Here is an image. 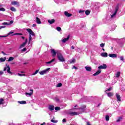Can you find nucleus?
I'll use <instances>...</instances> for the list:
<instances>
[{"label":"nucleus","mask_w":125,"mask_h":125,"mask_svg":"<svg viewBox=\"0 0 125 125\" xmlns=\"http://www.w3.org/2000/svg\"><path fill=\"white\" fill-rule=\"evenodd\" d=\"M49 70H50V68H47L46 69H45L42 71L39 72V74H40V75H44L45 74H46V73L48 72Z\"/></svg>","instance_id":"obj_7"},{"label":"nucleus","mask_w":125,"mask_h":125,"mask_svg":"<svg viewBox=\"0 0 125 125\" xmlns=\"http://www.w3.org/2000/svg\"><path fill=\"white\" fill-rule=\"evenodd\" d=\"M1 75H3V71H0V76H1Z\"/></svg>","instance_id":"obj_50"},{"label":"nucleus","mask_w":125,"mask_h":125,"mask_svg":"<svg viewBox=\"0 0 125 125\" xmlns=\"http://www.w3.org/2000/svg\"><path fill=\"white\" fill-rule=\"evenodd\" d=\"M120 75H121V73H120V72H117V74H115V76H116V78L120 77Z\"/></svg>","instance_id":"obj_29"},{"label":"nucleus","mask_w":125,"mask_h":125,"mask_svg":"<svg viewBox=\"0 0 125 125\" xmlns=\"http://www.w3.org/2000/svg\"><path fill=\"white\" fill-rule=\"evenodd\" d=\"M123 120V118L122 117H120L118 118V119L117 120L116 122L117 123H120Z\"/></svg>","instance_id":"obj_27"},{"label":"nucleus","mask_w":125,"mask_h":125,"mask_svg":"<svg viewBox=\"0 0 125 125\" xmlns=\"http://www.w3.org/2000/svg\"><path fill=\"white\" fill-rule=\"evenodd\" d=\"M11 4H12V5H17L19 4V2H18V1H14L11 2Z\"/></svg>","instance_id":"obj_20"},{"label":"nucleus","mask_w":125,"mask_h":125,"mask_svg":"<svg viewBox=\"0 0 125 125\" xmlns=\"http://www.w3.org/2000/svg\"><path fill=\"white\" fill-rule=\"evenodd\" d=\"M51 122L52 123H57V121L53 120H51Z\"/></svg>","instance_id":"obj_47"},{"label":"nucleus","mask_w":125,"mask_h":125,"mask_svg":"<svg viewBox=\"0 0 125 125\" xmlns=\"http://www.w3.org/2000/svg\"><path fill=\"white\" fill-rule=\"evenodd\" d=\"M55 61V59H53L51 61L47 62H46V64H51V63H52V62H54Z\"/></svg>","instance_id":"obj_24"},{"label":"nucleus","mask_w":125,"mask_h":125,"mask_svg":"<svg viewBox=\"0 0 125 125\" xmlns=\"http://www.w3.org/2000/svg\"><path fill=\"white\" fill-rule=\"evenodd\" d=\"M5 60H6V58H0V62H4V61H5Z\"/></svg>","instance_id":"obj_26"},{"label":"nucleus","mask_w":125,"mask_h":125,"mask_svg":"<svg viewBox=\"0 0 125 125\" xmlns=\"http://www.w3.org/2000/svg\"><path fill=\"white\" fill-rule=\"evenodd\" d=\"M61 109L60 107L57 106L55 107V111H60Z\"/></svg>","instance_id":"obj_30"},{"label":"nucleus","mask_w":125,"mask_h":125,"mask_svg":"<svg viewBox=\"0 0 125 125\" xmlns=\"http://www.w3.org/2000/svg\"><path fill=\"white\" fill-rule=\"evenodd\" d=\"M48 109L50 111H53V110H54V106L52 105H49L48 106Z\"/></svg>","instance_id":"obj_16"},{"label":"nucleus","mask_w":125,"mask_h":125,"mask_svg":"<svg viewBox=\"0 0 125 125\" xmlns=\"http://www.w3.org/2000/svg\"><path fill=\"white\" fill-rule=\"evenodd\" d=\"M3 71L5 72L6 71L8 74H10V75H12V72L10 71V67L9 65H7V63H6V66L4 68Z\"/></svg>","instance_id":"obj_3"},{"label":"nucleus","mask_w":125,"mask_h":125,"mask_svg":"<svg viewBox=\"0 0 125 125\" xmlns=\"http://www.w3.org/2000/svg\"><path fill=\"white\" fill-rule=\"evenodd\" d=\"M113 89V87H110L109 88L107 89L105 91H111Z\"/></svg>","instance_id":"obj_39"},{"label":"nucleus","mask_w":125,"mask_h":125,"mask_svg":"<svg viewBox=\"0 0 125 125\" xmlns=\"http://www.w3.org/2000/svg\"><path fill=\"white\" fill-rule=\"evenodd\" d=\"M14 60V58L12 57H10L9 59L8 60V62H10V61H12Z\"/></svg>","instance_id":"obj_28"},{"label":"nucleus","mask_w":125,"mask_h":125,"mask_svg":"<svg viewBox=\"0 0 125 125\" xmlns=\"http://www.w3.org/2000/svg\"><path fill=\"white\" fill-rule=\"evenodd\" d=\"M120 60H121V61H124V57H121Z\"/></svg>","instance_id":"obj_49"},{"label":"nucleus","mask_w":125,"mask_h":125,"mask_svg":"<svg viewBox=\"0 0 125 125\" xmlns=\"http://www.w3.org/2000/svg\"><path fill=\"white\" fill-rule=\"evenodd\" d=\"M59 52L58 51H55V50L53 49H51V53L52 54V56H53V57H55V56H56V54L57 55V53Z\"/></svg>","instance_id":"obj_5"},{"label":"nucleus","mask_w":125,"mask_h":125,"mask_svg":"<svg viewBox=\"0 0 125 125\" xmlns=\"http://www.w3.org/2000/svg\"><path fill=\"white\" fill-rule=\"evenodd\" d=\"M80 113L77 112H72L70 113V115L71 116H77V115H79Z\"/></svg>","instance_id":"obj_15"},{"label":"nucleus","mask_w":125,"mask_h":125,"mask_svg":"<svg viewBox=\"0 0 125 125\" xmlns=\"http://www.w3.org/2000/svg\"><path fill=\"white\" fill-rule=\"evenodd\" d=\"M61 86H62V83H59L57 85V87H61Z\"/></svg>","instance_id":"obj_37"},{"label":"nucleus","mask_w":125,"mask_h":125,"mask_svg":"<svg viewBox=\"0 0 125 125\" xmlns=\"http://www.w3.org/2000/svg\"><path fill=\"white\" fill-rule=\"evenodd\" d=\"M57 56L58 58V59L60 61V62H64L65 59H64V57H63V55H62V54L60 52H58L57 54Z\"/></svg>","instance_id":"obj_2"},{"label":"nucleus","mask_w":125,"mask_h":125,"mask_svg":"<svg viewBox=\"0 0 125 125\" xmlns=\"http://www.w3.org/2000/svg\"><path fill=\"white\" fill-rule=\"evenodd\" d=\"M30 93H25V95L26 96H32L33 95V93H34V90L30 89Z\"/></svg>","instance_id":"obj_9"},{"label":"nucleus","mask_w":125,"mask_h":125,"mask_svg":"<svg viewBox=\"0 0 125 125\" xmlns=\"http://www.w3.org/2000/svg\"><path fill=\"white\" fill-rule=\"evenodd\" d=\"M100 45L101 47H104V46H105V43H102Z\"/></svg>","instance_id":"obj_43"},{"label":"nucleus","mask_w":125,"mask_h":125,"mask_svg":"<svg viewBox=\"0 0 125 125\" xmlns=\"http://www.w3.org/2000/svg\"><path fill=\"white\" fill-rule=\"evenodd\" d=\"M66 119H63L62 120V124H65V123H66Z\"/></svg>","instance_id":"obj_48"},{"label":"nucleus","mask_w":125,"mask_h":125,"mask_svg":"<svg viewBox=\"0 0 125 125\" xmlns=\"http://www.w3.org/2000/svg\"><path fill=\"white\" fill-rule=\"evenodd\" d=\"M18 76H19V77H26V75L25 74H21L19 73H18Z\"/></svg>","instance_id":"obj_31"},{"label":"nucleus","mask_w":125,"mask_h":125,"mask_svg":"<svg viewBox=\"0 0 125 125\" xmlns=\"http://www.w3.org/2000/svg\"><path fill=\"white\" fill-rule=\"evenodd\" d=\"M0 11H5V9L0 7Z\"/></svg>","instance_id":"obj_42"},{"label":"nucleus","mask_w":125,"mask_h":125,"mask_svg":"<svg viewBox=\"0 0 125 125\" xmlns=\"http://www.w3.org/2000/svg\"><path fill=\"white\" fill-rule=\"evenodd\" d=\"M116 96L117 98V101H119L120 102H121V101H122V100H121V96L119 94L116 93Z\"/></svg>","instance_id":"obj_12"},{"label":"nucleus","mask_w":125,"mask_h":125,"mask_svg":"<svg viewBox=\"0 0 125 125\" xmlns=\"http://www.w3.org/2000/svg\"><path fill=\"white\" fill-rule=\"evenodd\" d=\"M79 13H81V14L84 13V10H80L79 11Z\"/></svg>","instance_id":"obj_41"},{"label":"nucleus","mask_w":125,"mask_h":125,"mask_svg":"<svg viewBox=\"0 0 125 125\" xmlns=\"http://www.w3.org/2000/svg\"><path fill=\"white\" fill-rule=\"evenodd\" d=\"M100 105H101V104H99L98 105V107H99V106H100Z\"/></svg>","instance_id":"obj_62"},{"label":"nucleus","mask_w":125,"mask_h":125,"mask_svg":"<svg viewBox=\"0 0 125 125\" xmlns=\"http://www.w3.org/2000/svg\"><path fill=\"white\" fill-rule=\"evenodd\" d=\"M0 38H6V36H0Z\"/></svg>","instance_id":"obj_59"},{"label":"nucleus","mask_w":125,"mask_h":125,"mask_svg":"<svg viewBox=\"0 0 125 125\" xmlns=\"http://www.w3.org/2000/svg\"><path fill=\"white\" fill-rule=\"evenodd\" d=\"M26 31L29 33V42H31V41H32L33 40V38H32V36L33 37H35V33H34V32H33V30H32V29H30V28H28L26 29Z\"/></svg>","instance_id":"obj_1"},{"label":"nucleus","mask_w":125,"mask_h":125,"mask_svg":"<svg viewBox=\"0 0 125 125\" xmlns=\"http://www.w3.org/2000/svg\"><path fill=\"white\" fill-rule=\"evenodd\" d=\"M75 62H76V60L73 59L71 61H70V63H75Z\"/></svg>","instance_id":"obj_44"},{"label":"nucleus","mask_w":125,"mask_h":125,"mask_svg":"<svg viewBox=\"0 0 125 125\" xmlns=\"http://www.w3.org/2000/svg\"><path fill=\"white\" fill-rule=\"evenodd\" d=\"M22 39L23 40H24V39H25V37H22Z\"/></svg>","instance_id":"obj_61"},{"label":"nucleus","mask_w":125,"mask_h":125,"mask_svg":"<svg viewBox=\"0 0 125 125\" xmlns=\"http://www.w3.org/2000/svg\"><path fill=\"white\" fill-rule=\"evenodd\" d=\"M1 53H2V54H3V55H6V54H5L4 52L1 51Z\"/></svg>","instance_id":"obj_54"},{"label":"nucleus","mask_w":125,"mask_h":125,"mask_svg":"<svg viewBox=\"0 0 125 125\" xmlns=\"http://www.w3.org/2000/svg\"><path fill=\"white\" fill-rule=\"evenodd\" d=\"M101 73V70L99 69L95 73H94L93 76H97L98 75H99Z\"/></svg>","instance_id":"obj_18"},{"label":"nucleus","mask_w":125,"mask_h":125,"mask_svg":"<svg viewBox=\"0 0 125 125\" xmlns=\"http://www.w3.org/2000/svg\"><path fill=\"white\" fill-rule=\"evenodd\" d=\"M28 42V39H25V42H24L22 44H21L20 47L19 48L20 49H21V48H23V47H25V46L26 44H27V43Z\"/></svg>","instance_id":"obj_6"},{"label":"nucleus","mask_w":125,"mask_h":125,"mask_svg":"<svg viewBox=\"0 0 125 125\" xmlns=\"http://www.w3.org/2000/svg\"><path fill=\"white\" fill-rule=\"evenodd\" d=\"M86 106L85 105H83V107L81 108V110H84V108L86 107Z\"/></svg>","instance_id":"obj_52"},{"label":"nucleus","mask_w":125,"mask_h":125,"mask_svg":"<svg viewBox=\"0 0 125 125\" xmlns=\"http://www.w3.org/2000/svg\"><path fill=\"white\" fill-rule=\"evenodd\" d=\"M102 50H103V51H105V49H104V48H103Z\"/></svg>","instance_id":"obj_64"},{"label":"nucleus","mask_w":125,"mask_h":125,"mask_svg":"<svg viewBox=\"0 0 125 125\" xmlns=\"http://www.w3.org/2000/svg\"><path fill=\"white\" fill-rule=\"evenodd\" d=\"M90 13V11H89V10H86L85 12V14H86V15H89Z\"/></svg>","instance_id":"obj_34"},{"label":"nucleus","mask_w":125,"mask_h":125,"mask_svg":"<svg viewBox=\"0 0 125 125\" xmlns=\"http://www.w3.org/2000/svg\"><path fill=\"white\" fill-rule=\"evenodd\" d=\"M85 69H86V71H88V72H90V71H91V67H90L86 66Z\"/></svg>","instance_id":"obj_23"},{"label":"nucleus","mask_w":125,"mask_h":125,"mask_svg":"<svg viewBox=\"0 0 125 125\" xmlns=\"http://www.w3.org/2000/svg\"><path fill=\"white\" fill-rule=\"evenodd\" d=\"M25 50H27V49L26 48H24L23 49H22L21 51H25Z\"/></svg>","instance_id":"obj_53"},{"label":"nucleus","mask_w":125,"mask_h":125,"mask_svg":"<svg viewBox=\"0 0 125 125\" xmlns=\"http://www.w3.org/2000/svg\"><path fill=\"white\" fill-rule=\"evenodd\" d=\"M36 22L37 24H41L42 22L41 21V20L40 19V18L37 17L36 18Z\"/></svg>","instance_id":"obj_21"},{"label":"nucleus","mask_w":125,"mask_h":125,"mask_svg":"<svg viewBox=\"0 0 125 125\" xmlns=\"http://www.w3.org/2000/svg\"><path fill=\"white\" fill-rule=\"evenodd\" d=\"M41 125H45V123H43Z\"/></svg>","instance_id":"obj_60"},{"label":"nucleus","mask_w":125,"mask_h":125,"mask_svg":"<svg viewBox=\"0 0 125 125\" xmlns=\"http://www.w3.org/2000/svg\"><path fill=\"white\" fill-rule=\"evenodd\" d=\"M101 56L102 57H108V53H102Z\"/></svg>","instance_id":"obj_17"},{"label":"nucleus","mask_w":125,"mask_h":125,"mask_svg":"<svg viewBox=\"0 0 125 125\" xmlns=\"http://www.w3.org/2000/svg\"><path fill=\"white\" fill-rule=\"evenodd\" d=\"M69 39H70V36L69 35L66 38H64L62 40V42H63V43H65L66 42H68V41H69Z\"/></svg>","instance_id":"obj_10"},{"label":"nucleus","mask_w":125,"mask_h":125,"mask_svg":"<svg viewBox=\"0 0 125 125\" xmlns=\"http://www.w3.org/2000/svg\"><path fill=\"white\" fill-rule=\"evenodd\" d=\"M118 10H119V6H116L115 7V10L114 11V12H112V14L111 15V18H114L117 15V12H118Z\"/></svg>","instance_id":"obj_4"},{"label":"nucleus","mask_w":125,"mask_h":125,"mask_svg":"<svg viewBox=\"0 0 125 125\" xmlns=\"http://www.w3.org/2000/svg\"><path fill=\"white\" fill-rule=\"evenodd\" d=\"M48 22L49 23V24H53L55 22V20L54 19L52 20H48Z\"/></svg>","instance_id":"obj_19"},{"label":"nucleus","mask_w":125,"mask_h":125,"mask_svg":"<svg viewBox=\"0 0 125 125\" xmlns=\"http://www.w3.org/2000/svg\"><path fill=\"white\" fill-rule=\"evenodd\" d=\"M105 120L107 122L110 120V117H109V115H106L105 116Z\"/></svg>","instance_id":"obj_32"},{"label":"nucleus","mask_w":125,"mask_h":125,"mask_svg":"<svg viewBox=\"0 0 125 125\" xmlns=\"http://www.w3.org/2000/svg\"><path fill=\"white\" fill-rule=\"evenodd\" d=\"M107 94V96L108 97H112L114 95V93L112 92H109V93H106Z\"/></svg>","instance_id":"obj_22"},{"label":"nucleus","mask_w":125,"mask_h":125,"mask_svg":"<svg viewBox=\"0 0 125 125\" xmlns=\"http://www.w3.org/2000/svg\"><path fill=\"white\" fill-rule=\"evenodd\" d=\"M87 125H91L90 124L89 122H86Z\"/></svg>","instance_id":"obj_56"},{"label":"nucleus","mask_w":125,"mask_h":125,"mask_svg":"<svg viewBox=\"0 0 125 125\" xmlns=\"http://www.w3.org/2000/svg\"><path fill=\"white\" fill-rule=\"evenodd\" d=\"M1 6H2V5L0 4V7H1Z\"/></svg>","instance_id":"obj_63"},{"label":"nucleus","mask_w":125,"mask_h":125,"mask_svg":"<svg viewBox=\"0 0 125 125\" xmlns=\"http://www.w3.org/2000/svg\"><path fill=\"white\" fill-rule=\"evenodd\" d=\"M56 30L58 31V32H60L61 31V27H57Z\"/></svg>","instance_id":"obj_36"},{"label":"nucleus","mask_w":125,"mask_h":125,"mask_svg":"<svg viewBox=\"0 0 125 125\" xmlns=\"http://www.w3.org/2000/svg\"><path fill=\"white\" fill-rule=\"evenodd\" d=\"M107 68V65H106V64L104 63L103 64V65H100L98 67V69H99V70L101 69H106Z\"/></svg>","instance_id":"obj_8"},{"label":"nucleus","mask_w":125,"mask_h":125,"mask_svg":"<svg viewBox=\"0 0 125 125\" xmlns=\"http://www.w3.org/2000/svg\"><path fill=\"white\" fill-rule=\"evenodd\" d=\"M10 10H11V11L15 12V11H16V9H15L14 8V7H12L10 8Z\"/></svg>","instance_id":"obj_33"},{"label":"nucleus","mask_w":125,"mask_h":125,"mask_svg":"<svg viewBox=\"0 0 125 125\" xmlns=\"http://www.w3.org/2000/svg\"><path fill=\"white\" fill-rule=\"evenodd\" d=\"M64 15H65L66 17H71V16H72V14L69 13L67 11L64 12Z\"/></svg>","instance_id":"obj_14"},{"label":"nucleus","mask_w":125,"mask_h":125,"mask_svg":"<svg viewBox=\"0 0 125 125\" xmlns=\"http://www.w3.org/2000/svg\"><path fill=\"white\" fill-rule=\"evenodd\" d=\"M56 102H59V99H58V98H56Z\"/></svg>","instance_id":"obj_55"},{"label":"nucleus","mask_w":125,"mask_h":125,"mask_svg":"<svg viewBox=\"0 0 125 125\" xmlns=\"http://www.w3.org/2000/svg\"><path fill=\"white\" fill-rule=\"evenodd\" d=\"M18 102L19 104H26V103H27L25 101H18Z\"/></svg>","instance_id":"obj_25"},{"label":"nucleus","mask_w":125,"mask_h":125,"mask_svg":"<svg viewBox=\"0 0 125 125\" xmlns=\"http://www.w3.org/2000/svg\"><path fill=\"white\" fill-rule=\"evenodd\" d=\"M13 33L14 32L13 31H10L6 36H4V37H7V36H9V35H11V34H13Z\"/></svg>","instance_id":"obj_38"},{"label":"nucleus","mask_w":125,"mask_h":125,"mask_svg":"<svg viewBox=\"0 0 125 125\" xmlns=\"http://www.w3.org/2000/svg\"><path fill=\"white\" fill-rule=\"evenodd\" d=\"M71 49H75V47H74V46H71Z\"/></svg>","instance_id":"obj_57"},{"label":"nucleus","mask_w":125,"mask_h":125,"mask_svg":"<svg viewBox=\"0 0 125 125\" xmlns=\"http://www.w3.org/2000/svg\"><path fill=\"white\" fill-rule=\"evenodd\" d=\"M5 27H6L5 25H3V26H0V30L1 29H3V28H5Z\"/></svg>","instance_id":"obj_46"},{"label":"nucleus","mask_w":125,"mask_h":125,"mask_svg":"<svg viewBox=\"0 0 125 125\" xmlns=\"http://www.w3.org/2000/svg\"><path fill=\"white\" fill-rule=\"evenodd\" d=\"M37 25L36 24H33V27H36Z\"/></svg>","instance_id":"obj_58"},{"label":"nucleus","mask_w":125,"mask_h":125,"mask_svg":"<svg viewBox=\"0 0 125 125\" xmlns=\"http://www.w3.org/2000/svg\"><path fill=\"white\" fill-rule=\"evenodd\" d=\"M72 69H75V70H78V67H76L75 66H74L72 67Z\"/></svg>","instance_id":"obj_51"},{"label":"nucleus","mask_w":125,"mask_h":125,"mask_svg":"<svg viewBox=\"0 0 125 125\" xmlns=\"http://www.w3.org/2000/svg\"><path fill=\"white\" fill-rule=\"evenodd\" d=\"M39 73V70H37L34 73L32 74L33 76H35V75H37Z\"/></svg>","instance_id":"obj_40"},{"label":"nucleus","mask_w":125,"mask_h":125,"mask_svg":"<svg viewBox=\"0 0 125 125\" xmlns=\"http://www.w3.org/2000/svg\"><path fill=\"white\" fill-rule=\"evenodd\" d=\"M3 104V99H0V105Z\"/></svg>","instance_id":"obj_35"},{"label":"nucleus","mask_w":125,"mask_h":125,"mask_svg":"<svg viewBox=\"0 0 125 125\" xmlns=\"http://www.w3.org/2000/svg\"><path fill=\"white\" fill-rule=\"evenodd\" d=\"M16 35L17 36H22V34L21 33H16L15 34H14V35Z\"/></svg>","instance_id":"obj_45"},{"label":"nucleus","mask_w":125,"mask_h":125,"mask_svg":"<svg viewBox=\"0 0 125 125\" xmlns=\"http://www.w3.org/2000/svg\"><path fill=\"white\" fill-rule=\"evenodd\" d=\"M108 56L109 57H111V58H116L117 54H110L108 55Z\"/></svg>","instance_id":"obj_13"},{"label":"nucleus","mask_w":125,"mask_h":125,"mask_svg":"<svg viewBox=\"0 0 125 125\" xmlns=\"http://www.w3.org/2000/svg\"><path fill=\"white\" fill-rule=\"evenodd\" d=\"M11 24H13V21H11L10 22H4L2 23V25H11Z\"/></svg>","instance_id":"obj_11"}]
</instances>
